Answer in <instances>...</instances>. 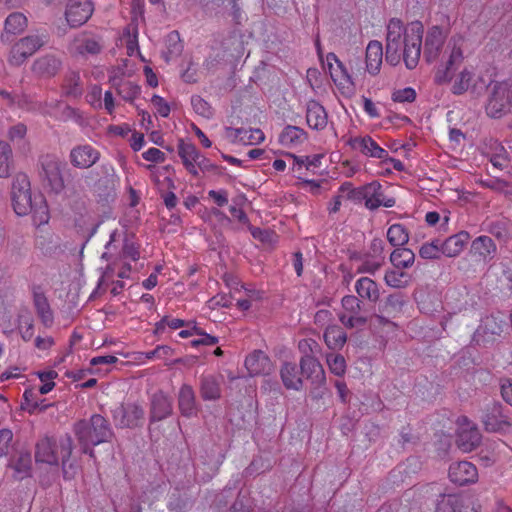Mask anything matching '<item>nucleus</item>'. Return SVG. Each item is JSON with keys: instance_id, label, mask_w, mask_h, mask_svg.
Here are the masks:
<instances>
[{"instance_id": "nucleus-25", "label": "nucleus", "mask_w": 512, "mask_h": 512, "mask_svg": "<svg viewBox=\"0 0 512 512\" xmlns=\"http://www.w3.org/2000/svg\"><path fill=\"white\" fill-rule=\"evenodd\" d=\"M300 376L303 375L306 379L311 380L315 385H320L325 381V373L322 365L314 356L301 357L300 362Z\"/></svg>"}, {"instance_id": "nucleus-16", "label": "nucleus", "mask_w": 512, "mask_h": 512, "mask_svg": "<svg viewBox=\"0 0 512 512\" xmlns=\"http://www.w3.org/2000/svg\"><path fill=\"white\" fill-rule=\"evenodd\" d=\"M474 76L471 70L464 68L453 80L452 93L461 95L470 90L473 94H479L486 87V83L481 77L475 79Z\"/></svg>"}, {"instance_id": "nucleus-17", "label": "nucleus", "mask_w": 512, "mask_h": 512, "mask_svg": "<svg viewBox=\"0 0 512 512\" xmlns=\"http://www.w3.org/2000/svg\"><path fill=\"white\" fill-rule=\"evenodd\" d=\"M346 143L353 150L359 151L366 157L377 158L380 160L388 159V151L380 147L369 135L362 137H351L347 140Z\"/></svg>"}, {"instance_id": "nucleus-28", "label": "nucleus", "mask_w": 512, "mask_h": 512, "mask_svg": "<svg viewBox=\"0 0 512 512\" xmlns=\"http://www.w3.org/2000/svg\"><path fill=\"white\" fill-rule=\"evenodd\" d=\"M101 50V44L97 37L90 34H80L71 44V52L79 55H95Z\"/></svg>"}, {"instance_id": "nucleus-54", "label": "nucleus", "mask_w": 512, "mask_h": 512, "mask_svg": "<svg viewBox=\"0 0 512 512\" xmlns=\"http://www.w3.org/2000/svg\"><path fill=\"white\" fill-rule=\"evenodd\" d=\"M19 331L24 341H30L34 334V324L32 317L27 315H21L19 317Z\"/></svg>"}, {"instance_id": "nucleus-34", "label": "nucleus", "mask_w": 512, "mask_h": 512, "mask_svg": "<svg viewBox=\"0 0 512 512\" xmlns=\"http://www.w3.org/2000/svg\"><path fill=\"white\" fill-rule=\"evenodd\" d=\"M470 236L466 231H461L448 237L445 241L441 242L442 253L447 257H456L464 249Z\"/></svg>"}, {"instance_id": "nucleus-46", "label": "nucleus", "mask_w": 512, "mask_h": 512, "mask_svg": "<svg viewBox=\"0 0 512 512\" xmlns=\"http://www.w3.org/2000/svg\"><path fill=\"white\" fill-rule=\"evenodd\" d=\"M387 239L394 247H402L409 241V234L402 224H393L388 228Z\"/></svg>"}, {"instance_id": "nucleus-62", "label": "nucleus", "mask_w": 512, "mask_h": 512, "mask_svg": "<svg viewBox=\"0 0 512 512\" xmlns=\"http://www.w3.org/2000/svg\"><path fill=\"white\" fill-rule=\"evenodd\" d=\"M338 57L334 53H328L326 56V65L332 80L337 83L340 76L337 73Z\"/></svg>"}, {"instance_id": "nucleus-56", "label": "nucleus", "mask_w": 512, "mask_h": 512, "mask_svg": "<svg viewBox=\"0 0 512 512\" xmlns=\"http://www.w3.org/2000/svg\"><path fill=\"white\" fill-rule=\"evenodd\" d=\"M13 432L8 428L0 429V457L6 456L12 447Z\"/></svg>"}, {"instance_id": "nucleus-31", "label": "nucleus", "mask_w": 512, "mask_h": 512, "mask_svg": "<svg viewBox=\"0 0 512 512\" xmlns=\"http://www.w3.org/2000/svg\"><path fill=\"white\" fill-rule=\"evenodd\" d=\"M280 377L286 389L299 391L303 388V380L296 363L284 362L280 369Z\"/></svg>"}, {"instance_id": "nucleus-30", "label": "nucleus", "mask_w": 512, "mask_h": 512, "mask_svg": "<svg viewBox=\"0 0 512 512\" xmlns=\"http://www.w3.org/2000/svg\"><path fill=\"white\" fill-rule=\"evenodd\" d=\"M497 247L489 236H479L473 240L471 253L480 261L489 262L496 254Z\"/></svg>"}, {"instance_id": "nucleus-44", "label": "nucleus", "mask_w": 512, "mask_h": 512, "mask_svg": "<svg viewBox=\"0 0 512 512\" xmlns=\"http://www.w3.org/2000/svg\"><path fill=\"white\" fill-rule=\"evenodd\" d=\"M384 282L391 288L403 289L410 284V276L401 269H390L385 272Z\"/></svg>"}, {"instance_id": "nucleus-60", "label": "nucleus", "mask_w": 512, "mask_h": 512, "mask_svg": "<svg viewBox=\"0 0 512 512\" xmlns=\"http://www.w3.org/2000/svg\"><path fill=\"white\" fill-rule=\"evenodd\" d=\"M383 252H384L383 240H381L379 238H374L370 243L368 252L365 254L385 262V256H384Z\"/></svg>"}, {"instance_id": "nucleus-49", "label": "nucleus", "mask_w": 512, "mask_h": 512, "mask_svg": "<svg viewBox=\"0 0 512 512\" xmlns=\"http://www.w3.org/2000/svg\"><path fill=\"white\" fill-rule=\"evenodd\" d=\"M503 326L504 323L501 320L491 315L482 320L480 330H482L485 335H500L503 332Z\"/></svg>"}, {"instance_id": "nucleus-19", "label": "nucleus", "mask_w": 512, "mask_h": 512, "mask_svg": "<svg viewBox=\"0 0 512 512\" xmlns=\"http://www.w3.org/2000/svg\"><path fill=\"white\" fill-rule=\"evenodd\" d=\"M482 422L488 432H502L512 426L511 420L503 413V408L499 404H494L487 409Z\"/></svg>"}, {"instance_id": "nucleus-35", "label": "nucleus", "mask_w": 512, "mask_h": 512, "mask_svg": "<svg viewBox=\"0 0 512 512\" xmlns=\"http://www.w3.org/2000/svg\"><path fill=\"white\" fill-rule=\"evenodd\" d=\"M28 25L27 17L20 12H14L8 15L4 23V33L1 34L2 41H8L9 35L22 33Z\"/></svg>"}, {"instance_id": "nucleus-12", "label": "nucleus", "mask_w": 512, "mask_h": 512, "mask_svg": "<svg viewBox=\"0 0 512 512\" xmlns=\"http://www.w3.org/2000/svg\"><path fill=\"white\" fill-rule=\"evenodd\" d=\"M62 67V56L50 52L37 57L31 65V71L40 79H51L61 71Z\"/></svg>"}, {"instance_id": "nucleus-27", "label": "nucleus", "mask_w": 512, "mask_h": 512, "mask_svg": "<svg viewBox=\"0 0 512 512\" xmlns=\"http://www.w3.org/2000/svg\"><path fill=\"white\" fill-rule=\"evenodd\" d=\"M178 408L182 416L190 418L197 414L196 396L192 386L183 384L178 393Z\"/></svg>"}, {"instance_id": "nucleus-37", "label": "nucleus", "mask_w": 512, "mask_h": 512, "mask_svg": "<svg viewBox=\"0 0 512 512\" xmlns=\"http://www.w3.org/2000/svg\"><path fill=\"white\" fill-rule=\"evenodd\" d=\"M33 303L37 315L41 319L44 326L50 327L53 323V313L44 293L41 291H34Z\"/></svg>"}, {"instance_id": "nucleus-43", "label": "nucleus", "mask_w": 512, "mask_h": 512, "mask_svg": "<svg viewBox=\"0 0 512 512\" xmlns=\"http://www.w3.org/2000/svg\"><path fill=\"white\" fill-rule=\"evenodd\" d=\"M306 139V132L297 126L288 125L279 136V141L284 146H293L302 143Z\"/></svg>"}, {"instance_id": "nucleus-57", "label": "nucleus", "mask_w": 512, "mask_h": 512, "mask_svg": "<svg viewBox=\"0 0 512 512\" xmlns=\"http://www.w3.org/2000/svg\"><path fill=\"white\" fill-rule=\"evenodd\" d=\"M247 134H242L241 143L245 145H256L264 141L265 135L260 129H246Z\"/></svg>"}, {"instance_id": "nucleus-59", "label": "nucleus", "mask_w": 512, "mask_h": 512, "mask_svg": "<svg viewBox=\"0 0 512 512\" xmlns=\"http://www.w3.org/2000/svg\"><path fill=\"white\" fill-rule=\"evenodd\" d=\"M298 348L303 354L302 357L314 356L320 350L318 343L313 339H302L298 343Z\"/></svg>"}, {"instance_id": "nucleus-18", "label": "nucleus", "mask_w": 512, "mask_h": 512, "mask_svg": "<svg viewBox=\"0 0 512 512\" xmlns=\"http://www.w3.org/2000/svg\"><path fill=\"white\" fill-rule=\"evenodd\" d=\"M448 475L451 482L460 486L475 483L478 479L477 468L468 461L452 463Z\"/></svg>"}, {"instance_id": "nucleus-45", "label": "nucleus", "mask_w": 512, "mask_h": 512, "mask_svg": "<svg viewBox=\"0 0 512 512\" xmlns=\"http://www.w3.org/2000/svg\"><path fill=\"white\" fill-rule=\"evenodd\" d=\"M193 501L187 493L173 492L168 502V509L172 512H186L191 509Z\"/></svg>"}, {"instance_id": "nucleus-10", "label": "nucleus", "mask_w": 512, "mask_h": 512, "mask_svg": "<svg viewBox=\"0 0 512 512\" xmlns=\"http://www.w3.org/2000/svg\"><path fill=\"white\" fill-rule=\"evenodd\" d=\"M63 166L64 164L52 155H46L41 159V180L55 193H60L65 188L61 173Z\"/></svg>"}, {"instance_id": "nucleus-53", "label": "nucleus", "mask_w": 512, "mask_h": 512, "mask_svg": "<svg viewBox=\"0 0 512 512\" xmlns=\"http://www.w3.org/2000/svg\"><path fill=\"white\" fill-rule=\"evenodd\" d=\"M327 364L330 371L337 376H342L346 371V361L342 355L328 354Z\"/></svg>"}, {"instance_id": "nucleus-14", "label": "nucleus", "mask_w": 512, "mask_h": 512, "mask_svg": "<svg viewBox=\"0 0 512 512\" xmlns=\"http://www.w3.org/2000/svg\"><path fill=\"white\" fill-rule=\"evenodd\" d=\"M100 157V151L87 143L74 146L69 153L71 165L78 169L91 168L100 160Z\"/></svg>"}, {"instance_id": "nucleus-13", "label": "nucleus", "mask_w": 512, "mask_h": 512, "mask_svg": "<svg viewBox=\"0 0 512 512\" xmlns=\"http://www.w3.org/2000/svg\"><path fill=\"white\" fill-rule=\"evenodd\" d=\"M341 303L345 312L339 315V320L345 327L351 329L366 324L367 318L360 314L361 300L358 296L346 295Z\"/></svg>"}, {"instance_id": "nucleus-7", "label": "nucleus", "mask_w": 512, "mask_h": 512, "mask_svg": "<svg viewBox=\"0 0 512 512\" xmlns=\"http://www.w3.org/2000/svg\"><path fill=\"white\" fill-rule=\"evenodd\" d=\"M48 33L37 31L17 40L11 47L8 62L12 66H21L26 60L48 43Z\"/></svg>"}, {"instance_id": "nucleus-64", "label": "nucleus", "mask_w": 512, "mask_h": 512, "mask_svg": "<svg viewBox=\"0 0 512 512\" xmlns=\"http://www.w3.org/2000/svg\"><path fill=\"white\" fill-rule=\"evenodd\" d=\"M501 395L506 403L512 406V380H501Z\"/></svg>"}, {"instance_id": "nucleus-33", "label": "nucleus", "mask_w": 512, "mask_h": 512, "mask_svg": "<svg viewBox=\"0 0 512 512\" xmlns=\"http://www.w3.org/2000/svg\"><path fill=\"white\" fill-rule=\"evenodd\" d=\"M355 291L360 299L367 300L371 303L378 302L380 298L378 283L369 277H360L355 282Z\"/></svg>"}, {"instance_id": "nucleus-9", "label": "nucleus", "mask_w": 512, "mask_h": 512, "mask_svg": "<svg viewBox=\"0 0 512 512\" xmlns=\"http://www.w3.org/2000/svg\"><path fill=\"white\" fill-rule=\"evenodd\" d=\"M112 418L116 427L133 429L142 426L145 410L136 402L121 403L112 410Z\"/></svg>"}, {"instance_id": "nucleus-55", "label": "nucleus", "mask_w": 512, "mask_h": 512, "mask_svg": "<svg viewBox=\"0 0 512 512\" xmlns=\"http://www.w3.org/2000/svg\"><path fill=\"white\" fill-rule=\"evenodd\" d=\"M391 98L398 103H412L416 99V91L411 87L395 90Z\"/></svg>"}, {"instance_id": "nucleus-41", "label": "nucleus", "mask_w": 512, "mask_h": 512, "mask_svg": "<svg viewBox=\"0 0 512 512\" xmlns=\"http://www.w3.org/2000/svg\"><path fill=\"white\" fill-rule=\"evenodd\" d=\"M415 254L408 248L398 247L390 255L392 265L397 269H406L413 265Z\"/></svg>"}, {"instance_id": "nucleus-42", "label": "nucleus", "mask_w": 512, "mask_h": 512, "mask_svg": "<svg viewBox=\"0 0 512 512\" xmlns=\"http://www.w3.org/2000/svg\"><path fill=\"white\" fill-rule=\"evenodd\" d=\"M463 501L460 495H441L437 500L435 512H460Z\"/></svg>"}, {"instance_id": "nucleus-26", "label": "nucleus", "mask_w": 512, "mask_h": 512, "mask_svg": "<svg viewBox=\"0 0 512 512\" xmlns=\"http://www.w3.org/2000/svg\"><path fill=\"white\" fill-rule=\"evenodd\" d=\"M178 155L186 170L194 177H198L197 162L201 152L197 147L192 143H186L180 140L178 144Z\"/></svg>"}, {"instance_id": "nucleus-58", "label": "nucleus", "mask_w": 512, "mask_h": 512, "mask_svg": "<svg viewBox=\"0 0 512 512\" xmlns=\"http://www.w3.org/2000/svg\"><path fill=\"white\" fill-rule=\"evenodd\" d=\"M194 332H195V335L199 336V338L191 341V345L193 347H198L200 345L212 346V345H215L216 343H218L217 337H214V336L204 333L201 329H199L196 326H194Z\"/></svg>"}, {"instance_id": "nucleus-63", "label": "nucleus", "mask_w": 512, "mask_h": 512, "mask_svg": "<svg viewBox=\"0 0 512 512\" xmlns=\"http://www.w3.org/2000/svg\"><path fill=\"white\" fill-rule=\"evenodd\" d=\"M151 103L154 105L160 116L167 117L169 115L170 107L162 97L154 95L151 99Z\"/></svg>"}, {"instance_id": "nucleus-8", "label": "nucleus", "mask_w": 512, "mask_h": 512, "mask_svg": "<svg viewBox=\"0 0 512 512\" xmlns=\"http://www.w3.org/2000/svg\"><path fill=\"white\" fill-rule=\"evenodd\" d=\"M464 37L462 35H453L443 52V59L446 58L443 68H439L435 75V81L438 84H446L452 81L453 77L451 71L455 66L462 63Z\"/></svg>"}, {"instance_id": "nucleus-29", "label": "nucleus", "mask_w": 512, "mask_h": 512, "mask_svg": "<svg viewBox=\"0 0 512 512\" xmlns=\"http://www.w3.org/2000/svg\"><path fill=\"white\" fill-rule=\"evenodd\" d=\"M306 121L314 130H323L327 126L328 118L324 107L315 100L307 103Z\"/></svg>"}, {"instance_id": "nucleus-22", "label": "nucleus", "mask_w": 512, "mask_h": 512, "mask_svg": "<svg viewBox=\"0 0 512 512\" xmlns=\"http://www.w3.org/2000/svg\"><path fill=\"white\" fill-rule=\"evenodd\" d=\"M405 304L404 296L401 293H393L388 295L384 301L379 304V312L381 315H377L379 323H388L389 320L387 317H396L398 314L402 312L403 306Z\"/></svg>"}, {"instance_id": "nucleus-11", "label": "nucleus", "mask_w": 512, "mask_h": 512, "mask_svg": "<svg viewBox=\"0 0 512 512\" xmlns=\"http://www.w3.org/2000/svg\"><path fill=\"white\" fill-rule=\"evenodd\" d=\"M448 30L438 25L430 27L424 40L423 55L428 63L435 62L441 55Z\"/></svg>"}, {"instance_id": "nucleus-20", "label": "nucleus", "mask_w": 512, "mask_h": 512, "mask_svg": "<svg viewBox=\"0 0 512 512\" xmlns=\"http://www.w3.org/2000/svg\"><path fill=\"white\" fill-rule=\"evenodd\" d=\"M172 399L163 391L155 392L150 399V420L152 422L166 419L172 414Z\"/></svg>"}, {"instance_id": "nucleus-39", "label": "nucleus", "mask_w": 512, "mask_h": 512, "mask_svg": "<svg viewBox=\"0 0 512 512\" xmlns=\"http://www.w3.org/2000/svg\"><path fill=\"white\" fill-rule=\"evenodd\" d=\"M201 397L206 401L217 400L221 396L220 384L212 375L200 378Z\"/></svg>"}, {"instance_id": "nucleus-3", "label": "nucleus", "mask_w": 512, "mask_h": 512, "mask_svg": "<svg viewBox=\"0 0 512 512\" xmlns=\"http://www.w3.org/2000/svg\"><path fill=\"white\" fill-rule=\"evenodd\" d=\"M73 450V440L70 435L65 434L58 439L44 437L35 446V460L37 463H44L57 466L62 462L64 474H67L66 464L70 459Z\"/></svg>"}, {"instance_id": "nucleus-61", "label": "nucleus", "mask_w": 512, "mask_h": 512, "mask_svg": "<svg viewBox=\"0 0 512 512\" xmlns=\"http://www.w3.org/2000/svg\"><path fill=\"white\" fill-rule=\"evenodd\" d=\"M346 189H349V192H348V198L351 199V200H354V201H362L366 199V185L362 186V187H359V188H355V189H351L350 188V185L348 183H344L341 185L340 187V190L341 191H345Z\"/></svg>"}, {"instance_id": "nucleus-52", "label": "nucleus", "mask_w": 512, "mask_h": 512, "mask_svg": "<svg viewBox=\"0 0 512 512\" xmlns=\"http://www.w3.org/2000/svg\"><path fill=\"white\" fill-rule=\"evenodd\" d=\"M191 105L194 109V111L207 119H210L213 117V109L210 106V104L204 100L202 97L198 95H194L191 97Z\"/></svg>"}, {"instance_id": "nucleus-1", "label": "nucleus", "mask_w": 512, "mask_h": 512, "mask_svg": "<svg viewBox=\"0 0 512 512\" xmlns=\"http://www.w3.org/2000/svg\"><path fill=\"white\" fill-rule=\"evenodd\" d=\"M424 28L414 21L404 26L402 21L392 18L387 24L385 56L390 65H397L403 59L408 69H414L421 56Z\"/></svg>"}, {"instance_id": "nucleus-50", "label": "nucleus", "mask_w": 512, "mask_h": 512, "mask_svg": "<svg viewBox=\"0 0 512 512\" xmlns=\"http://www.w3.org/2000/svg\"><path fill=\"white\" fill-rule=\"evenodd\" d=\"M442 253L441 241L433 240L423 244L419 249V255L423 259H439Z\"/></svg>"}, {"instance_id": "nucleus-2", "label": "nucleus", "mask_w": 512, "mask_h": 512, "mask_svg": "<svg viewBox=\"0 0 512 512\" xmlns=\"http://www.w3.org/2000/svg\"><path fill=\"white\" fill-rule=\"evenodd\" d=\"M11 199L15 213L19 216L32 214L37 226L49 221L48 206L44 197L37 194L32 197L30 181L25 174H17L12 182Z\"/></svg>"}, {"instance_id": "nucleus-15", "label": "nucleus", "mask_w": 512, "mask_h": 512, "mask_svg": "<svg viewBox=\"0 0 512 512\" xmlns=\"http://www.w3.org/2000/svg\"><path fill=\"white\" fill-rule=\"evenodd\" d=\"M94 6L91 0H69L65 18L71 27H79L92 16Z\"/></svg>"}, {"instance_id": "nucleus-32", "label": "nucleus", "mask_w": 512, "mask_h": 512, "mask_svg": "<svg viewBox=\"0 0 512 512\" xmlns=\"http://www.w3.org/2000/svg\"><path fill=\"white\" fill-rule=\"evenodd\" d=\"M383 59V46L377 40H372L366 48V70L371 75H377L380 71Z\"/></svg>"}, {"instance_id": "nucleus-38", "label": "nucleus", "mask_w": 512, "mask_h": 512, "mask_svg": "<svg viewBox=\"0 0 512 512\" xmlns=\"http://www.w3.org/2000/svg\"><path fill=\"white\" fill-rule=\"evenodd\" d=\"M457 442L463 451L469 452L480 444L481 434L476 427L461 428Z\"/></svg>"}, {"instance_id": "nucleus-5", "label": "nucleus", "mask_w": 512, "mask_h": 512, "mask_svg": "<svg viewBox=\"0 0 512 512\" xmlns=\"http://www.w3.org/2000/svg\"><path fill=\"white\" fill-rule=\"evenodd\" d=\"M101 258L106 261L113 260V262L124 259L137 261L140 258V251L134 235L121 233L118 230L112 231Z\"/></svg>"}, {"instance_id": "nucleus-4", "label": "nucleus", "mask_w": 512, "mask_h": 512, "mask_svg": "<svg viewBox=\"0 0 512 512\" xmlns=\"http://www.w3.org/2000/svg\"><path fill=\"white\" fill-rule=\"evenodd\" d=\"M73 432L79 444L99 445L109 442L114 436L109 421L100 414H93L87 420L77 421L73 426Z\"/></svg>"}, {"instance_id": "nucleus-21", "label": "nucleus", "mask_w": 512, "mask_h": 512, "mask_svg": "<svg viewBox=\"0 0 512 512\" xmlns=\"http://www.w3.org/2000/svg\"><path fill=\"white\" fill-rule=\"evenodd\" d=\"M365 192V206L369 210H375L380 206L391 208L395 205V199L392 197H386L383 193L381 184L377 181L366 184Z\"/></svg>"}, {"instance_id": "nucleus-6", "label": "nucleus", "mask_w": 512, "mask_h": 512, "mask_svg": "<svg viewBox=\"0 0 512 512\" xmlns=\"http://www.w3.org/2000/svg\"><path fill=\"white\" fill-rule=\"evenodd\" d=\"M486 113L491 118H501L512 110V80L489 85Z\"/></svg>"}, {"instance_id": "nucleus-51", "label": "nucleus", "mask_w": 512, "mask_h": 512, "mask_svg": "<svg viewBox=\"0 0 512 512\" xmlns=\"http://www.w3.org/2000/svg\"><path fill=\"white\" fill-rule=\"evenodd\" d=\"M383 264V261L364 254L361 257V264L357 268V272L374 275L382 267Z\"/></svg>"}, {"instance_id": "nucleus-36", "label": "nucleus", "mask_w": 512, "mask_h": 512, "mask_svg": "<svg viewBox=\"0 0 512 512\" xmlns=\"http://www.w3.org/2000/svg\"><path fill=\"white\" fill-rule=\"evenodd\" d=\"M63 95L68 98H79L83 94V83L79 72L69 71L62 84Z\"/></svg>"}, {"instance_id": "nucleus-23", "label": "nucleus", "mask_w": 512, "mask_h": 512, "mask_svg": "<svg viewBox=\"0 0 512 512\" xmlns=\"http://www.w3.org/2000/svg\"><path fill=\"white\" fill-rule=\"evenodd\" d=\"M245 366L251 376L267 375L273 365L270 358L261 350H255L245 359Z\"/></svg>"}, {"instance_id": "nucleus-24", "label": "nucleus", "mask_w": 512, "mask_h": 512, "mask_svg": "<svg viewBox=\"0 0 512 512\" xmlns=\"http://www.w3.org/2000/svg\"><path fill=\"white\" fill-rule=\"evenodd\" d=\"M7 468L13 470L12 477L15 480H23L31 476L32 457L28 451H20L17 455L10 458Z\"/></svg>"}, {"instance_id": "nucleus-48", "label": "nucleus", "mask_w": 512, "mask_h": 512, "mask_svg": "<svg viewBox=\"0 0 512 512\" xmlns=\"http://www.w3.org/2000/svg\"><path fill=\"white\" fill-rule=\"evenodd\" d=\"M12 150L8 143L0 141V178L8 177L11 168Z\"/></svg>"}, {"instance_id": "nucleus-40", "label": "nucleus", "mask_w": 512, "mask_h": 512, "mask_svg": "<svg viewBox=\"0 0 512 512\" xmlns=\"http://www.w3.org/2000/svg\"><path fill=\"white\" fill-rule=\"evenodd\" d=\"M324 341L332 350L341 349L347 341V335L340 326H328L324 332Z\"/></svg>"}, {"instance_id": "nucleus-47", "label": "nucleus", "mask_w": 512, "mask_h": 512, "mask_svg": "<svg viewBox=\"0 0 512 512\" xmlns=\"http://www.w3.org/2000/svg\"><path fill=\"white\" fill-rule=\"evenodd\" d=\"M114 85L118 95L125 101H133L140 93V87L131 81L121 80Z\"/></svg>"}]
</instances>
